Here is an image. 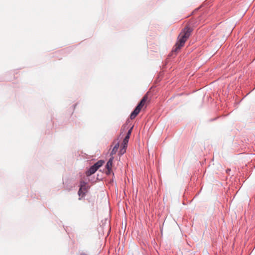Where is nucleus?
Wrapping results in <instances>:
<instances>
[{
  "label": "nucleus",
  "mask_w": 255,
  "mask_h": 255,
  "mask_svg": "<svg viewBox=\"0 0 255 255\" xmlns=\"http://www.w3.org/2000/svg\"><path fill=\"white\" fill-rule=\"evenodd\" d=\"M104 163L103 160H99L96 162L94 165L92 166L90 169L86 172V174L87 176H89L92 174L95 173V172L98 169L99 167L102 166Z\"/></svg>",
  "instance_id": "obj_3"
},
{
  "label": "nucleus",
  "mask_w": 255,
  "mask_h": 255,
  "mask_svg": "<svg viewBox=\"0 0 255 255\" xmlns=\"http://www.w3.org/2000/svg\"><path fill=\"white\" fill-rule=\"evenodd\" d=\"M80 255H87L85 253H82L80 254Z\"/></svg>",
  "instance_id": "obj_12"
},
{
  "label": "nucleus",
  "mask_w": 255,
  "mask_h": 255,
  "mask_svg": "<svg viewBox=\"0 0 255 255\" xmlns=\"http://www.w3.org/2000/svg\"><path fill=\"white\" fill-rule=\"evenodd\" d=\"M129 138L128 137V136H126V137L123 140V142L125 144H128Z\"/></svg>",
  "instance_id": "obj_8"
},
{
  "label": "nucleus",
  "mask_w": 255,
  "mask_h": 255,
  "mask_svg": "<svg viewBox=\"0 0 255 255\" xmlns=\"http://www.w3.org/2000/svg\"><path fill=\"white\" fill-rule=\"evenodd\" d=\"M148 93H146L142 98L140 103L136 107L134 111L131 113L130 118L131 120L134 119L140 112L141 109L144 106H146L149 102Z\"/></svg>",
  "instance_id": "obj_2"
},
{
  "label": "nucleus",
  "mask_w": 255,
  "mask_h": 255,
  "mask_svg": "<svg viewBox=\"0 0 255 255\" xmlns=\"http://www.w3.org/2000/svg\"><path fill=\"white\" fill-rule=\"evenodd\" d=\"M130 134H131L130 133L128 132L127 135L126 136H128V137L129 138Z\"/></svg>",
  "instance_id": "obj_11"
},
{
  "label": "nucleus",
  "mask_w": 255,
  "mask_h": 255,
  "mask_svg": "<svg viewBox=\"0 0 255 255\" xmlns=\"http://www.w3.org/2000/svg\"><path fill=\"white\" fill-rule=\"evenodd\" d=\"M126 151V149L124 148V147H121V149L119 152V155L120 156L124 154Z\"/></svg>",
  "instance_id": "obj_7"
},
{
  "label": "nucleus",
  "mask_w": 255,
  "mask_h": 255,
  "mask_svg": "<svg viewBox=\"0 0 255 255\" xmlns=\"http://www.w3.org/2000/svg\"><path fill=\"white\" fill-rule=\"evenodd\" d=\"M132 127H131L128 131V132H129L131 133V131H132Z\"/></svg>",
  "instance_id": "obj_10"
},
{
  "label": "nucleus",
  "mask_w": 255,
  "mask_h": 255,
  "mask_svg": "<svg viewBox=\"0 0 255 255\" xmlns=\"http://www.w3.org/2000/svg\"><path fill=\"white\" fill-rule=\"evenodd\" d=\"M127 145H128V144H125L124 143V142L123 141L122 144L121 145V147H124V148L126 149Z\"/></svg>",
  "instance_id": "obj_9"
},
{
  "label": "nucleus",
  "mask_w": 255,
  "mask_h": 255,
  "mask_svg": "<svg viewBox=\"0 0 255 255\" xmlns=\"http://www.w3.org/2000/svg\"><path fill=\"white\" fill-rule=\"evenodd\" d=\"M114 160V157L112 156L107 162L106 167L107 169V174H110L112 171V168L113 166V161Z\"/></svg>",
  "instance_id": "obj_5"
},
{
  "label": "nucleus",
  "mask_w": 255,
  "mask_h": 255,
  "mask_svg": "<svg viewBox=\"0 0 255 255\" xmlns=\"http://www.w3.org/2000/svg\"><path fill=\"white\" fill-rule=\"evenodd\" d=\"M89 188L87 183L81 181L80 184V189L78 192L79 196L83 197L88 192Z\"/></svg>",
  "instance_id": "obj_4"
},
{
  "label": "nucleus",
  "mask_w": 255,
  "mask_h": 255,
  "mask_svg": "<svg viewBox=\"0 0 255 255\" xmlns=\"http://www.w3.org/2000/svg\"><path fill=\"white\" fill-rule=\"evenodd\" d=\"M114 143H115L114 147H113V148L111 152V154H110L111 157L113 156V155L117 153L118 149H119V146H120V144H119V142H114Z\"/></svg>",
  "instance_id": "obj_6"
},
{
  "label": "nucleus",
  "mask_w": 255,
  "mask_h": 255,
  "mask_svg": "<svg viewBox=\"0 0 255 255\" xmlns=\"http://www.w3.org/2000/svg\"><path fill=\"white\" fill-rule=\"evenodd\" d=\"M192 30L193 29L189 24L185 26L178 36L177 41L173 50V51L177 52L184 45L185 42L191 35Z\"/></svg>",
  "instance_id": "obj_1"
}]
</instances>
